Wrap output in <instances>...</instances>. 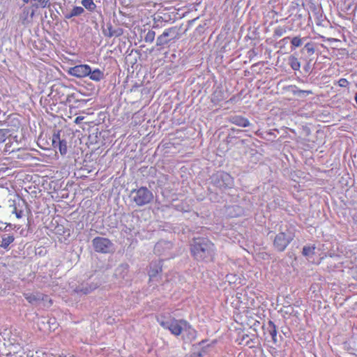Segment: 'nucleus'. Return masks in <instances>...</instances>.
<instances>
[{"instance_id":"nucleus-1","label":"nucleus","mask_w":357,"mask_h":357,"mask_svg":"<svg viewBox=\"0 0 357 357\" xmlns=\"http://www.w3.org/2000/svg\"><path fill=\"white\" fill-rule=\"evenodd\" d=\"M190 252L197 261L208 262L214 259L215 247L207 238H194L190 243Z\"/></svg>"},{"instance_id":"nucleus-20","label":"nucleus","mask_w":357,"mask_h":357,"mask_svg":"<svg viewBox=\"0 0 357 357\" xmlns=\"http://www.w3.org/2000/svg\"><path fill=\"white\" fill-rule=\"evenodd\" d=\"M314 246H304L303 248L302 254L305 257H310L314 255Z\"/></svg>"},{"instance_id":"nucleus-27","label":"nucleus","mask_w":357,"mask_h":357,"mask_svg":"<svg viewBox=\"0 0 357 357\" xmlns=\"http://www.w3.org/2000/svg\"><path fill=\"white\" fill-rule=\"evenodd\" d=\"M303 50H305L307 52L310 54H312L314 52V48L313 47L312 44L308 43L305 46Z\"/></svg>"},{"instance_id":"nucleus-3","label":"nucleus","mask_w":357,"mask_h":357,"mask_svg":"<svg viewBox=\"0 0 357 357\" xmlns=\"http://www.w3.org/2000/svg\"><path fill=\"white\" fill-rule=\"evenodd\" d=\"M130 199L138 206H142L151 202L153 199V192L146 187L133 189L130 193Z\"/></svg>"},{"instance_id":"nucleus-12","label":"nucleus","mask_w":357,"mask_h":357,"mask_svg":"<svg viewBox=\"0 0 357 357\" xmlns=\"http://www.w3.org/2000/svg\"><path fill=\"white\" fill-rule=\"evenodd\" d=\"M98 287L97 284H82L78 286L75 291L77 293H82L84 294H88L91 293L92 291L95 290Z\"/></svg>"},{"instance_id":"nucleus-11","label":"nucleus","mask_w":357,"mask_h":357,"mask_svg":"<svg viewBox=\"0 0 357 357\" xmlns=\"http://www.w3.org/2000/svg\"><path fill=\"white\" fill-rule=\"evenodd\" d=\"M229 121L233 124H235L241 127H248L250 125L248 119L241 116H233L229 118Z\"/></svg>"},{"instance_id":"nucleus-25","label":"nucleus","mask_w":357,"mask_h":357,"mask_svg":"<svg viewBox=\"0 0 357 357\" xmlns=\"http://www.w3.org/2000/svg\"><path fill=\"white\" fill-rule=\"evenodd\" d=\"M71 11L72 15H73L75 17L82 15L84 12V10L81 6H75L73 8Z\"/></svg>"},{"instance_id":"nucleus-32","label":"nucleus","mask_w":357,"mask_h":357,"mask_svg":"<svg viewBox=\"0 0 357 357\" xmlns=\"http://www.w3.org/2000/svg\"><path fill=\"white\" fill-rule=\"evenodd\" d=\"M52 146L54 149H57L58 147V142H57V140L56 139L54 138V135L52 136Z\"/></svg>"},{"instance_id":"nucleus-16","label":"nucleus","mask_w":357,"mask_h":357,"mask_svg":"<svg viewBox=\"0 0 357 357\" xmlns=\"http://www.w3.org/2000/svg\"><path fill=\"white\" fill-rule=\"evenodd\" d=\"M89 76L91 80L99 82L104 79V73L100 69L96 68L93 70H91V73Z\"/></svg>"},{"instance_id":"nucleus-28","label":"nucleus","mask_w":357,"mask_h":357,"mask_svg":"<svg viewBox=\"0 0 357 357\" xmlns=\"http://www.w3.org/2000/svg\"><path fill=\"white\" fill-rule=\"evenodd\" d=\"M13 209L12 213H15L17 218H21L22 217V215H23L22 211H21V210L18 211L17 209V207H16L15 205H13Z\"/></svg>"},{"instance_id":"nucleus-18","label":"nucleus","mask_w":357,"mask_h":357,"mask_svg":"<svg viewBox=\"0 0 357 357\" xmlns=\"http://www.w3.org/2000/svg\"><path fill=\"white\" fill-rule=\"evenodd\" d=\"M289 64L294 70H299L301 68V62L294 55L289 57Z\"/></svg>"},{"instance_id":"nucleus-38","label":"nucleus","mask_w":357,"mask_h":357,"mask_svg":"<svg viewBox=\"0 0 357 357\" xmlns=\"http://www.w3.org/2000/svg\"><path fill=\"white\" fill-rule=\"evenodd\" d=\"M217 92H215L213 94L214 98L216 97Z\"/></svg>"},{"instance_id":"nucleus-31","label":"nucleus","mask_w":357,"mask_h":357,"mask_svg":"<svg viewBox=\"0 0 357 357\" xmlns=\"http://www.w3.org/2000/svg\"><path fill=\"white\" fill-rule=\"evenodd\" d=\"M84 119V116H79L77 117H76L75 120V123L76 124H79L82 122V121Z\"/></svg>"},{"instance_id":"nucleus-10","label":"nucleus","mask_w":357,"mask_h":357,"mask_svg":"<svg viewBox=\"0 0 357 357\" xmlns=\"http://www.w3.org/2000/svg\"><path fill=\"white\" fill-rule=\"evenodd\" d=\"M161 271L162 266L160 261L158 263H151L150 266V270L149 271L150 280H153Z\"/></svg>"},{"instance_id":"nucleus-35","label":"nucleus","mask_w":357,"mask_h":357,"mask_svg":"<svg viewBox=\"0 0 357 357\" xmlns=\"http://www.w3.org/2000/svg\"><path fill=\"white\" fill-rule=\"evenodd\" d=\"M161 245V243H158L155 245V249L158 248Z\"/></svg>"},{"instance_id":"nucleus-9","label":"nucleus","mask_w":357,"mask_h":357,"mask_svg":"<svg viewBox=\"0 0 357 357\" xmlns=\"http://www.w3.org/2000/svg\"><path fill=\"white\" fill-rule=\"evenodd\" d=\"M24 296L29 303L33 305H38L42 301H47L48 298L47 296L40 292L24 293Z\"/></svg>"},{"instance_id":"nucleus-21","label":"nucleus","mask_w":357,"mask_h":357,"mask_svg":"<svg viewBox=\"0 0 357 357\" xmlns=\"http://www.w3.org/2000/svg\"><path fill=\"white\" fill-rule=\"evenodd\" d=\"M291 43L292 49L299 47L303 45V39L298 36L294 37L291 40Z\"/></svg>"},{"instance_id":"nucleus-24","label":"nucleus","mask_w":357,"mask_h":357,"mask_svg":"<svg viewBox=\"0 0 357 357\" xmlns=\"http://www.w3.org/2000/svg\"><path fill=\"white\" fill-rule=\"evenodd\" d=\"M155 36V31H149L148 33L145 36L144 40L146 43H152L154 40Z\"/></svg>"},{"instance_id":"nucleus-22","label":"nucleus","mask_w":357,"mask_h":357,"mask_svg":"<svg viewBox=\"0 0 357 357\" xmlns=\"http://www.w3.org/2000/svg\"><path fill=\"white\" fill-rule=\"evenodd\" d=\"M286 31L287 29L285 26H279L275 29L273 36L275 37H281Z\"/></svg>"},{"instance_id":"nucleus-30","label":"nucleus","mask_w":357,"mask_h":357,"mask_svg":"<svg viewBox=\"0 0 357 357\" xmlns=\"http://www.w3.org/2000/svg\"><path fill=\"white\" fill-rule=\"evenodd\" d=\"M338 84L341 87H347L348 86V84H349V82L347 81V79L341 78L338 81Z\"/></svg>"},{"instance_id":"nucleus-34","label":"nucleus","mask_w":357,"mask_h":357,"mask_svg":"<svg viewBox=\"0 0 357 357\" xmlns=\"http://www.w3.org/2000/svg\"><path fill=\"white\" fill-rule=\"evenodd\" d=\"M304 69L305 71H308L309 69V65L307 64L306 66L304 67Z\"/></svg>"},{"instance_id":"nucleus-40","label":"nucleus","mask_w":357,"mask_h":357,"mask_svg":"<svg viewBox=\"0 0 357 357\" xmlns=\"http://www.w3.org/2000/svg\"><path fill=\"white\" fill-rule=\"evenodd\" d=\"M222 99V98H218V99H217V100H221Z\"/></svg>"},{"instance_id":"nucleus-5","label":"nucleus","mask_w":357,"mask_h":357,"mask_svg":"<svg viewBox=\"0 0 357 357\" xmlns=\"http://www.w3.org/2000/svg\"><path fill=\"white\" fill-rule=\"evenodd\" d=\"M92 245L94 250L100 253H110L113 252L114 244L107 238L96 237L92 240Z\"/></svg>"},{"instance_id":"nucleus-2","label":"nucleus","mask_w":357,"mask_h":357,"mask_svg":"<svg viewBox=\"0 0 357 357\" xmlns=\"http://www.w3.org/2000/svg\"><path fill=\"white\" fill-rule=\"evenodd\" d=\"M212 184L221 191L231 189L234 187L233 177L225 172H218L211 176Z\"/></svg>"},{"instance_id":"nucleus-4","label":"nucleus","mask_w":357,"mask_h":357,"mask_svg":"<svg viewBox=\"0 0 357 357\" xmlns=\"http://www.w3.org/2000/svg\"><path fill=\"white\" fill-rule=\"evenodd\" d=\"M294 238V234L288 229L285 231L280 232L275 236L273 241L274 248L278 252H283L293 241Z\"/></svg>"},{"instance_id":"nucleus-37","label":"nucleus","mask_w":357,"mask_h":357,"mask_svg":"<svg viewBox=\"0 0 357 357\" xmlns=\"http://www.w3.org/2000/svg\"><path fill=\"white\" fill-rule=\"evenodd\" d=\"M289 38V37H286L282 39L283 41L286 40H288Z\"/></svg>"},{"instance_id":"nucleus-36","label":"nucleus","mask_w":357,"mask_h":357,"mask_svg":"<svg viewBox=\"0 0 357 357\" xmlns=\"http://www.w3.org/2000/svg\"><path fill=\"white\" fill-rule=\"evenodd\" d=\"M354 100H355V101H356V102L357 104V92L355 94Z\"/></svg>"},{"instance_id":"nucleus-13","label":"nucleus","mask_w":357,"mask_h":357,"mask_svg":"<svg viewBox=\"0 0 357 357\" xmlns=\"http://www.w3.org/2000/svg\"><path fill=\"white\" fill-rule=\"evenodd\" d=\"M54 138L57 140L58 142V149L61 155H65L67 153V142L65 139H61L60 133H54Z\"/></svg>"},{"instance_id":"nucleus-33","label":"nucleus","mask_w":357,"mask_h":357,"mask_svg":"<svg viewBox=\"0 0 357 357\" xmlns=\"http://www.w3.org/2000/svg\"><path fill=\"white\" fill-rule=\"evenodd\" d=\"M73 17H75V16L73 15H72V11L69 14L66 15V16H65V17L67 19H70Z\"/></svg>"},{"instance_id":"nucleus-39","label":"nucleus","mask_w":357,"mask_h":357,"mask_svg":"<svg viewBox=\"0 0 357 357\" xmlns=\"http://www.w3.org/2000/svg\"><path fill=\"white\" fill-rule=\"evenodd\" d=\"M23 1H24V3H28V2H29V0H23Z\"/></svg>"},{"instance_id":"nucleus-19","label":"nucleus","mask_w":357,"mask_h":357,"mask_svg":"<svg viewBox=\"0 0 357 357\" xmlns=\"http://www.w3.org/2000/svg\"><path fill=\"white\" fill-rule=\"evenodd\" d=\"M82 5L89 11H93L96 8V5L93 0H82Z\"/></svg>"},{"instance_id":"nucleus-14","label":"nucleus","mask_w":357,"mask_h":357,"mask_svg":"<svg viewBox=\"0 0 357 357\" xmlns=\"http://www.w3.org/2000/svg\"><path fill=\"white\" fill-rule=\"evenodd\" d=\"M15 238L13 235L10 234H4L1 236V241L0 247L4 249H7L9 245L14 241Z\"/></svg>"},{"instance_id":"nucleus-7","label":"nucleus","mask_w":357,"mask_h":357,"mask_svg":"<svg viewBox=\"0 0 357 357\" xmlns=\"http://www.w3.org/2000/svg\"><path fill=\"white\" fill-rule=\"evenodd\" d=\"M179 31L180 28L177 26L165 29L163 33L157 38L156 45L158 46H163L167 45L170 40L178 38L180 36Z\"/></svg>"},{"instance_id":"nucleus-15","label":"nucleus","mask_w":357,"mask_h":357,"mask_svg":"<svg viewBox=\"0 0 357 357\" xmlns=\"http://www.w3.org/2000/svg\"><path fill=\"white\" fill-rule=\"evenodd\" d=\"M103 33L105 34V36H107V37H112V36L118 37V36H120L123 33V31H122L121 29H118L114 30V29H112V25L108 24L107 29L103 30Z\"/></svg>"},{"instance_id":"nucleus-26","label":"nucleus","mask_w":357,"mask_h":357,"mask_svg":"<svg viewBox=\"0 0 357 357\" xmlns=\"http://www.w3.org/2000/svg\"><path fill=\"white\" fill-rule=\"evenodd\" d=\"M9 131L6 129H0V144L5 142Z\"/></svg>"},{"instance_id":"nucleus-17","label":"nucleus","mask_w":357,"mask_h":357,"mask_svg":"<svg viewBox=\"0 0 357 357\" xmlns=\"http://www.w3.org/2000/svg\"><path fill=\"white\" fill-rule=\"evenodd\" d=\"M267 330L270 335L271 336L274 342H276L277 330L274 323L269 321L267 326Z\"/></svg>"},{"instance_id":"nucleus-41","label":"nucleus","mask_w":357,"mask_h":357,"mask_svg":"<svg viewBox=\"0 0 357 357\" xmlns=\"http://www.w3.org/2000/svg\"><path fill=\"white\" fill-rule=\"evenodd\" d=\"M356 87H357V83L356 84Z\"/></svg>"},{"instance_id":"nucleus-8","label":"nucleus","mask_w":357,"mask_h":357,"mask_svg":"<svg viewBox=\"0 0 357 357\" xmlns=\"http://www.w3.org/2000/svg\"><path fill=\"white\" fill-rule=\"evenodd\" d=\"M91 67L89 65L81 64L70 68L68 74L76 77H84L89 75Z\"/></svg>"},{"instance_id":"nucleus-29","label":"nucleus","mask_w":357,"mask_h":357,"mask_svg":"<svg viewBox=\"0 0 357 357\" xmlns=\"http://www.w3.org/2000/svg\"><path fill=\"white\" fill-rule=\"evenodd\" d=\"M301 93L306 94V95H310V94H312V92L311 91L301 90V89H298V90H297V91L294 92V94L298 95V96H300Z\"/></svg>"},{"instance_id":"nucleus-23","label":"nucleus","mask_w":357,"mask_h":357,"mask_svg":"<svg viewBox=\"0 0 357 357\" xmlns=\"http://www.w3.org/2000/svg\"><path fill=\"white\" fill-rule=\"evenodd\" d=\"M34 1H37L38 4H34L33 6L36 8L40 6L42 8L49 7L50 6V0H33Z\"/></svg>"},{"instance_id":"nucleus-6","label":"nucleus","mask_w":357,"mask_h":357,"mask_svg":"<svg viewBox=\"0 0 357 357\" xmlns=\"http://www.w3.org/2000/svg\"><path fill=\"white\" fill-rule=\"evenodd\" d=\"M159 323L162 327L169 330L175 335H179L183 330L187 327L190 328L187 322L182 320L159 321Z\"/></svg>"}]
</instances>
